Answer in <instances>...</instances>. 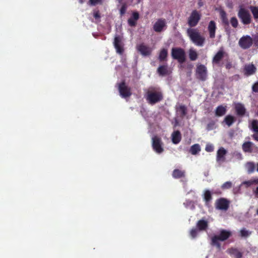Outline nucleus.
Returning <instances> with one entry per match:
<instances>
[{
    "instance_id": "f257e3e1",
    "label": "nucleus",
    "mask_w": 258,
    "mask_h": 258,
    "mask_svg": "<svg viewBox=\"0 0 258 258\" xmlns=\"http://www.w3.org/2000/svg\"><path fill=\"white\" fill-rule=\"evenodd\" d=\"M163 96L160 89L156 87H152L147 93L146 99L150 104H155L163 99Z\"/></svg>"
},
{
    "instance_id": "f03ea898",
    "label": "nucleus",
    "mask_w": 258,
    "mask_h": 258,
    "mask_svg": "<svg viewBox=\"0 0 258 258\" xmlns=\"http://www.w3.org/2000/svg\"><path fill=\"white\" fill-rule=\"evenodd\" d=\"M232 236V232L229 230L222 229L220 231L219 234L214 235L211 238V245L215 246L217 248H221V244L219 241H224Z\"/></svg>"
},
{
    "instance_id": "7ed1b4c3",
    "label": "nucleus",
    "mask_w": 258,
    "mask_h": 258,
    "mask_svg": "<svg viewBox=\"0 0 258 258\" xmlns=\"http://www.w3.org/2000/svg\"><path fill=\"white\" fill-rule=\"evenodd\" d=\"M187 33L192 42L197 46H203L205 41V38L202 36L196 29L189 28Z\"/></svg>"
},
{
    "instance_id": "20e7f679",
    "label": "nucleus",
    "mask_w": 258,
    "mask_h": 258,
    "mask_svg": "<svg viewBox=\"0 0 258 258\" xmlns=\"http://www.w3.org/2000/svg\"><path fill=\"white\" fill-rule=\"evenodd\" d=\"M238 18L244 25H249L251 23V17L247 10L240 7L239 9L238 14Z\"/></svg>"
},
{
    "instance_id": "39448f33",
    "label": "nucleus",
    "mask_w": 258,
    "mask_h": 258,
    "mask_svg": "<svg viewBox=\"0 0 258 258\" xmlns=\"http://www.w3.org/2000/svg\"><path fill=\"white\" fill-rule=\"evenodd\" d=\"M171 56L174 59L177 60L180 63L185 61V52L184 50L179 47H174L171 50Z\"/></svg>"
},
{
    "instance_id": "423d86ee",
    "label": "nucleus",
    "mask_w": 258,
    "mask_h": 258,
    "mask_svg": "<svg viewBox=\"0 0 258 258\" xmlns=\"http://www.w3.org/2000/svg\"><path fill=\"white\" fill-rule=\"evenodd\" d=\"M118 89L122 98L130 97L132 95L131 89L126 85L124 81L118 84Z\"/></svg>"
},
{
    "instance_id": "0eeeda50",
    "label": "nucleus",
    "mask_w": 258,
    "mask_h": 258,
    "mask_svg": "<svg viewBox=\"0 0 258 258\" xmlns=\"http://www.w3.org/2000/svg\"><path fill=\"white\" fill-rule=\"evenodd\" d=\"M201 17V14L198 11H192L188 18V25L190 27H194L196 26L200 20Z\"/></svg>"
},
{
    "instance_id": "6e6552de",
    "label": "nucleus",
    "mask_w": 258,
    "mask_h": 258,
    "mask_svg": "<svg viewBox=\"0 0 258 258\" xmlns=\"http://www.w3.org/2000/svg\"><path fill=\"white\" fill-rule=\"evenodd\" d=\"M253 44V39L249 35L242 36L238 41L239 46L243 49L249 48Z\"/></svg>"
},
{
    "instance_id": "1a4fd4ad",
    "label": "nucleus",
    "mask_w": 258,
    "mask_h": 258,
    "mask_svg": "<svg viewBox=\"0 0 258 258\" xmlns=\"http://www.w3.org/2000/svg\"><path fill=\"white\" fill-rule=\"evenodd\" d=\"M196 75L197 79L205 81L207 78V68L203 64L198 66L196 71Z\"/></svg>"
},
{
    "instance_id": "9d476101",
    "label": "nucleus",
    "mask_w": 258,
    "mask_h": 258,
    "mask_svg": "<svg viewBox=\"0 0 258 258\" xmlns=\"http://www.w3.org/2000/svg\"><path fill=\"white\" fill-rule=\"evenodd\" d=\"M152 148L153 150L158 154H161L164 151L162 147L163 143L161 138L157 136H154L152 139Z\"/></svg>"
},
{
    "instance_id": "9b49d317",
    "label": "nucleus",
    "mask_w": 258,
    "mask_h": 258,
    "mask_svg": "<svg viewBox=\"0 0 258 258\" xmlns=\"http://www.w3.org/2000/svg\"><path fill=\"white\" fill-rule=\"evenodd\" d=\"M229 205L230 201L224 198L217 199L215 202L216 208L220 210H227L229 207Z\"/></svg>"
},
{
    "instance_id": "f8f14e48",
    "label": "nucleus",
    "mask_w": 258,
    "mask_h": 258,
    "mask_svg": "<svg viewBox=\"0 0 258 258\" xmlns=\"http://www.w3.org/2000/svg\"><path fill=\"white\" fill-rule=\"evenodd\" d=\"M122 39V38L121 36L116 35L114 37L113 41V45L116 49V52L120 55H122L124 52Z\"/></svg>"
},
{
    "instance_id": "ddd939ff",
    "label": "nucleus",
    "mask_w": 258,
    "mask_h": 258,
    "mask_svg": "<svg viewBox=\"0 0 258 258\" xmlns=\"http://www.w3.org/2000/svg\"><path fill=\"white\" fill-rule=\"evenodd\" d=\"M137 49L143 56H149L152 51V49L144 43L137 45Z\"/></svg>"
},
{
    "instance_id": "4468645a",
    "label": "nucleus",
    "mask_w": 258,
    "mask_h": 258,
    "mask_svg": "<svg viewBox=\"0 0 258 258\" xmlns=\"http://www.w3.org/2000/svg\"><path fill=\"white\" fill-rule=\"evenodd\" d=\"M234 109L236 114L240 117H243L244 115L248 116L249 114L246 113V108L244 105V104L241 103H237L235 104L234 106Z\"/></svg>"
},
{
    "instance_id": "2eb2a0df",
    "label": "nucleus",
    "mask_w": 258,
    "mask_h": 258,
    "mask_svg": "<svg viewBox=\"0 0 258 258\" xmlns=\"http://www.w3.org/2000/svg\"><path fill=\"white\" fill-rule=\"evenodd\" d=\"M249 128L253 133H254V134L251 136L252 139L258 142V120H252L251 123L249 125Z\"/></svg>"
},
{
    "instance_id": "dca6fc26",
    "label": "nucleus",
    "mask_w": 258,
    "mask_h": 258,
    "mask_svg": "<svg viewBox=\"0 0 258 258\" xmlns=\"http://www.w3.org/2000/svg\"><path fill=\"white\" fill-rule=\"evenodd\" d=\"M166 26L165 20L164 19H159L154 24L153 29L156 32H161Z\"/></svg>"
},
{
    "instance_id": "f3484780",
    "label": "nucleus",
    "mask_w": 258,
    "mask_h": 258,
    "mask_svg": "<svg viewBox=\"0 0 258 258\" xmlns=\"http://www.w3.org/2000/svg\"><path fill=\"white\" fill-rule=\"evenodd\" d=\"M226 154L227 151L223 147L220 148L217 153V161H220L222 162H224L225 161V155Z\"/></svg>"
},
{
    "instance_id": "a211bd4d",
    "label": "nucleus",
    "mask_w": 258,
    "mask_h": 258,
    "mask_svg": "<svg viewBox=\"0 0 258 258\" xmlns=\"http://www.w3.org/2000/svg\"><path fill=\"white\" fill-rule=\"evenodd\" d=\"M216 23L214 21H211L208 26V30L209 32V36L211 38L215 37V32L216 30Z\"/></svg>"
},
{
    "instance_id": "6ab92c4d",
    "label": "nucleus",
    "mask_w": 258,
    "mask_h": 258,
    "mask_svg": "<svg viewBox=\"0 0 258 258\" xmlns=\"http://www.w3.org/2000/svg\"><path fill=\"white\" fill-rule=\"evenodd\" d=\"M253 147H254V144L250 141L245 142L242 145V150L245 153H252Z\"/></svg>"
},
{
    "instance_id": "aec40b11",
    "label": "nucleus",
    "mask_w": 258,
    "mask_h": 258,
    "mask_svg": "<svg viewBox=\"0 0 258 258\" xmlns=\"http://www.w3.org/2000/svg\"><path fill=\"white\" fill-rule=\"evenodd\" d=\"M139 19V14L137 12H134L132 17L127 20L128 25L131 27H134L137 24V21Z\"/></svg>"
},
{
    "instance_id": "412c9836",
    "label": "nucleus",
    "mask_w": 258,
    "mask_h": 258,
    "mask_svg": "<svg viewBox=\"0 0 258 258\" xmlns=\"http://www.w3.org/2000/svg\"><path fill=\"white\" fill-rule=\"evenodd\" d=\"M224 54L225 52L223 49L219 50L213 58V63L219 64L223 58Z\"/></svg>"
},
{
    "instance_id": "4be33fe9",
    "label": "nucleus",
    "mask_w": 258,
    "mask_h": 258,
    "mask_svg": "<svg viewBox=\"0 0 258 258\" xmlns=\"http://www.w3.org/2000/svg\"><path fill=\"white\" fill-rule=\"evenodd\" d=\"M227 252L230 255H234V258H242L243 256V253L237 248L231 247L228 248Z\"/></svg>"
},
{
    "instance_id": "5701e85b",
    "label": "nucleus",
    "mask_w": 258,
    "mask_h": 258,
    "mask_svg": "<svg viewBox=\"0 0 258 258\" xmlns=\"http://www.w3.org/2000/svg\"><path fill=\"white\" fill-rule=\"evenodd\" d=\"M157 71L161 76H164L169 74V71L167 64L160 66L157 69Z\"/></svg>"
},
{
    "instance_id": "b1692460",
    "label": "nucleus",
    "mask_w": 258,
    "mask_h": 258,
    "mask_svg": "<svg viewBox=\"0 0 258 258\" xmlns=\"http://www.w3.org/2000/svg\"><path fill=\"white\" fill-rule=\"evenodd\" d=\"M171 137L172 142L175 144H177L181 141V135L179 131H176L173 132Z\"/></svg>"
},
{
    "instance_id": "393cba45",
    "label": "nucleus",
    "mask_w": 258,
    "mask_h": 258,
    "mask_svg": "<svg viewBox=\"0 0 258 258\" xmlns=\"http://www.w3.org/2000/svg\"><path fill=\"white\" fill-rule=\"evenodd\" d=\"M220 18L221 19L223 25L224 26H229V22L228 21V18L227 16V14L225 12V11H224L223 10H221L220 11Z\"/></svg>"
},
{
    "instance_id": "a878e982",
    "label": "nucleus",
    "mask_w": 258,
    "mask_h": 258,
    "mask_svg": "<svg viewBox=\"0 0 258 258\" xmlns=\"http://www.w3.org/2000/svg\"><path fill=\"white\" fill-rule=\"evenodd\" d=\"M185 172L184 170H181L178 169H174L172 172V177L174 178H180L185 177Z\"/></svg>"
},
{
    "instance_id": "bb28decb",
    "label": "nucleus",
    "mask_w": 258,
    "mask_h": 258,
    "mask_svg": "<svg viewBox=\"0 0 258 258\" xmlns=\"http://www.w3.org/2000/svg\"><path fill=\"white\" fill-rule=\"evenodd\" d=\"M227 109L226 106L223 105L218 106L215 110V115L217 116H222L225 114Z\"/></svg>"
},
{
    "instance_id": "cd10ccee",
    "label": "nucleus",
    "mask_w": 258,
    "mask_h": 258,
    "mask_svg": "<svg viewBox=\"0 0 258 258\" xmlns=\"http://www.w3.org/2000/svg\"><path fill=\"white\" fill-rule=\"evenodd\" d=\"M204 199L205 202V205L209 206L211 201L212 200L211 192L209 190H206L204 195Z\"/></svg>"
},
{
    "instance_id": "c85d7f7f",
    "label": "nucleus",
    "mask_w": 258,
    "mask_h": 258,
    "mask_svg": "<svg viewBox=\"0 0 258 258\" xmlns=\"http://www.w3.org/2000/svg\"><path fill=\"white\" fill-rule=\"evenodd\" d=\"M208 226V222L204 220H200L198 221L197 224V228L200 231L205 230Z\"/></svg>"
},
{
    "instance_id": "c756f323",
    "label": "nucleus",
    "mask_w": 258,
    "mask_h": 258,
    "mask_svg": "<svg viewBox=\"0 0 258 258\" xmlns=\"http://www.w3.org/2000/svg\"><path fill=\"white\" fill-rule=\"evenodd\" d=\"M168 56V51L166 48H162L159 53L158 59L160 61H164L167 60Z\"/></svg>"
},
{
    "instance_id": "7c9ffc66",
    "label": "nucleus",
    "mask_w": 258,
    "mask_h": 258,
    "mask_svg": "<svg viewBox=\"0 0 258 258\" xmlns=\"http://www.w3.org/2000/svg\"><path fill=\"white\" fill-rule=\"evenodd\" d=\"M177 112L180 117L183 118L187 114V108L185 105H181L177 109Z\"/></svg>"
},
{
    "instance_id": "2f4dec72",
    "label": "nucleus",
    "mask_w": 258,
    "mask_h": 258,
    "mask_svg": "<svg viewBox=\"0 0 258 258\" xmlns=\"http://www.w3.org/2000/svg\"><path fill=\"white\" fill-rule=\"evenodd\" d=\"M223 121L229 127L235 121V118L231 115H228L225 116Z\"/></svg>"
},
{
    "instance_id": "473e14b6",
    "label": "nucleus",
    "mask_w": 258,
    "mask_h": 258,
    "mask_svg": "<svg viewBox=\"0 0 258 258\" xmlns=\"http://www.w3.org/2000/svg\"><path fill=\"white\" fill-rule=\"evenodd\" d=\"M245 74L247 75H251L256 71V68L253 64H249L245 67Z\"/></svg>"
},
{
    "instance_id": "72a5a7b5",
    "label": "nucleus",
    "mask_w": 258,
    "mask_h": 258,
    "mask_svg": "<svg viewBox=\"0 0 258 258\" xmlns=\"http://www.w3.org/2000/svg\"><path fill=\"white\" fill-rule=\"evenodd\" d=\"M253 18L255 20H258V7L250 6L249 7Z\"/></svg>"
},
{
    "instance_id": "f704fd0d",
    "label": "nucleus",
    "mask_w": 258,
    "mask_h": 258,
    "mask_svg": "<svg viewBox=\"0 0 258 258\" xmlns=\"http://www.w3.org/2000/svg\"><path fill=\"white\" fill-rule=\"evenodd\" d=\"M198 53L195 49L191 48L189 50V58L190 60H196L198 58Z\"/></svg>"
},
{
    "instance_id": "c9c22d12",
    "label": "nucleus",
    "mask_w": 258,
    "mask_h": 258,
    "mask_svg": "<svg viewBox=\"0 0 258 258\" xmlns=\"http://www.w3.org/2000/svg\"><path fill=\"white\" fill-rule=\"evenodd\" d=\"M201 150L200 146L199 144H196L191 146L189 152L192 155H196Z\"/></svg>"
},
{
    "instance_id": "e433bc0d",
    "label": "nucleus",
    "mask_w": 258,
    "mask_h": 258,
    "mask_svg": "<svg viewBox=\"0 0 258 258\" xmlns=\"http://www.w3.org/2000/svg\"><path fill=\"white\" fill-rule=\"evenodd\" d=\"M246 168L247 172L249 173H251L254 171L255 165L253 162H249L246 164Z\"/></svg>"
},
{
    "instance_id": "4c0bfd02",
    "label": "nucleus",
    "mask_w": 258,
    "mask_h": 258,
    "mask_svg": "<svg viewBox=\"0 0 258 258\" xmlns=\"http://www.w3.org/2000/svg\"><path fill=\"white\" fill-rule=\"evenodd\" d=\"M200 230L197 227L193 228L190 231L189 234L192 238H196Z\"/></svg>"
},
{
    "instance_id": "58836bf2",
    "label": "nucleus",
    "mask_w": 258,
    "mask_h": 258,
    "mask_svg": "<svg viewBox=\"0 0 258 258\" xmlns=\"http://www.w3.org/2000/svg\"><path fill=\"white\" fill-rule=\"evenodd\" d=\"M127 9V5L125 3L122 4L121 8L119 10V13L121 16H123L126 13Z\"/></svg>"
},
{
    "instance_id": "ea45409f",
    "label": "nucleus",
    "mask_w": 258,
    "mask_h": 258,
    "mask_svg": "<svg viewBox=\"0 0 258 258\" xmlns=\"http://www.w3.org/2000/svg\"><path fill=\"white\" fill-rule=\"evenodd\" d=\"M230 22L231 26L233 28H236L238 27V22L237 18L235 17H232L230 19Z\"/></svg>"
},
{
    "instance_id": "a19ab883",
    "label": "nucleus",
    "mask_w": 258,
    "mask_h": 258,
    "mask_svg": "<svg viewBox=\"0 0 258 258\" xmlns=\"http://www.w3.org/2000/svg\"><path fill=\"white\" fill-rule=\"evenodd\" d=\"M240 236L242 237H246L250 235L251 232H249L246 230L245 228H243L240 231Z\"/></svg>"
},
{
    "instance_id": "79ce46f5",
    "label": "nucleus",
    "mask_w": 258,
    "mask_h": 258,
    "mask_svg": "<svg viewBox=\"0 0 258 258\" xmlns=\"http://www.w3.org/2000/svg\"><path fill=\"white\" fill-rule=\"evenodd\" d=\"M93 15L94 18L96 20H99V21H100V19L101 18L100 13L99 10H94L93 11Z\"/></svg>"
},
{
    "instance_id": "37998d69",
    "label": "nucleus",
    "mask_w": 258,
    "mask_h": 258,
    "mask_svg": "<svg viewBox=\"0 0 258 258\" xmlns=\"http://www.w3.org/2000/svg\"><path fill=\"white\" fill-rule=\"evenodd\" d=\"M232 187V183L230 181H227L224 183L221 186L223 189H229Z\"/></svg>"
},
{
    "instance_id": "c03bdc74",
    "label": "nucleus",
    "mask_w": 258,
    "mask_h": 258,
    "mask_svg": "<svg viewBox=\"0 0 258 258\" xmlns=\"http://www.w3.org/2000/svg\"><path fill=\"white\" fill-rule=\"evenodd\" d=\"M252 91L255 93H258V81L254 83L252 86Z\"/></svg>"
},
{
    "instance_id": "a18cd8bd",
    "label": "nucleus",
    "mask_w": 258,
    "mask_h": 258,
    "mask_svg": "<svg viewBox=\"0 0 258 258\" xmlns=\"http://www.w3.org/2000/svg\"><path fill=\"white\" fill-rule=\"evenodd\" d=\"M205 150L208 152H211L214 151V147L212 145L208 144L206 146Z\"/></svg>"
},
{
    "instance_id": "49530a36",
    "label": "nucleus",
    "mask_w": 258,
    "mask_h": 258,
    "mask_svg": "<svg viewBox=\"0 0 258 258\" xmlns=\"http://www.w3.org/2000/svg\"><path fill=\"white\" fill-rule=\"evenodd\" d=\"M253 43L255 47L258 48V33H257L253 37Z\"/></svg>"
},
{
    "instance_id": "de8ad7c7",
    "label": "nucleus",
    "mask_w": 258,
    "mask_h": 258,
    "mask_svg": "<svg viewBox=\"0 0 258 258\" xmlns=\"http://www.w3.org/2000/svg\"><path fill=\"white\" fill-rule=\"evenodd\" d=\"M89 3L92 6H95L99 3H101V0H89Z\"/></svg>"
},
{
    "instance_id": "09e8293b",
    "label": "nucleus",
    "mask_w": 258,
    "mask_h": 258,
    "mask_svg": "<svg viewBox=\"0 0 258 258\" xmlns=\"http://www.w3.org/2000/svg\"><path fill=\"white\" fill-rule=\"evenodd\" d=\"M214 125H215V123L214 122H211L209 123L207 126V130L208 131L213 130L214 128Z\"/></svg>"
},
{
    "instance_id": "8fccbe9b",
    "label": "nucleus",
    "mask_w": 258,
    "mask_h": 258,
    "mask_svg": "<svg viewBox=\"0 0 258 258\" xmlns=\"http://www.w3.org/2000/svg\"><path fill=\"white\" fill-rule=\"evenodd\" d=\"M254 182H258V180L256 181V180L254 181H245L243 182V184H246L247 186L251 185Z\"/></svg>"
},
{
    "instance_id": "3c124183",
    "label": "nucleus",
    "mask_w": 258,
    "mask_h": 258,
    "mask_svg": "<svg viewBox=\"0 0 258 258\" xmlns=\"http://www.w3.org/2000/svg\"><path fill=\"white\" fill-rule=\"evenodd\" d=\"M232 67V64L230 62H228L225 65V67L227 69H230Z\"/></svg>"
},
{
    "instance_id": "603ef678",
    "label": "nucleus",
    "mask_w": 258,
    "mask_h": 258,
    "mask_svg": "<svg viewBox=\"0 0 258 258\" xmlns=\"http://www.w3.org/2000/svg\"><path fill=\"white\" fill-rule=\"evenodd\" d=\"M255 193L256 195H258V186L256 188V190L255 191Z\"/></svg>"
},
{
    "instance_id": "864d4df0",
    "label": "nucleus",
    "mask_w": 258,
    "mask_h": 258,
    "mask_svg": "<svg viewBox=\"0 0 258 258\" xmlns=\"http://www.w3.org/2000/svg\"><path fill=\"white\" fill-rule=\"evenodd\" d=\"M119 3H121L123 0H117Z\"/></svg>"
},
{
    "instance_id": "5fc2aeb1",
    "label": "nucleus",
    "mask_w": 258,
    "mask_h": 258,
    "mask_svg": "<svg viewBox=\"0 0 258 258\" xmlns=\"http://www.w3.org/2000/svg\"><path fill=\"white\" fill-rule=\"evenodd\" d=\"M257 171L258 172V163H257Z\"/></svg>"
},
{
    "instance_id": "6e6d98bb",
    "label": "nucleus",
    "mask_w": 258,
    "mask_h": 258,
    "mask_svg": "<svg viewBox=\"0 0 258 258\" xmlns=\"http://www.w3.org/2000/svg\"><path fill=\"white\" fill-rule=\"evenodd\" d=\"M83 1H82V0H80V3H83Z\"/></svg>"
},
{
    "instance_id": "4d7b16f0",
    "label": "nucleus",
    "mask_w": 258,
    "mask_h": 258,
    "mask_svg": "<svg viewBox=\"0 0 258 258\" xmlns=\"http://www.w3.org/2000/svg\"><path fill=\"white\" fill-rule=\"evenodd\" d=\"M256 213H257V214L258 215V209H257V211H256Z\"/></svg>"
}]
</instances>
